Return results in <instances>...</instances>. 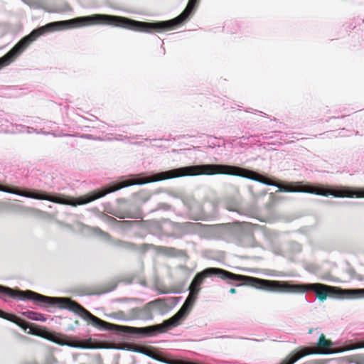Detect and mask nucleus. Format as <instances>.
Instances as JSON below:
<instances>
[{"instance_id": "1", "label": "nucleus", "mask_w": 364, "mask_h": 364, "mask_svg": "<svg viewBox=\"0 0 364 364\" xmlns=\"http://www.w3.org/2000/svg\"><path fill=\"white\" fill-rule=\"evenodd\" d=\"M197 290L190 291L189 295L179 311L171 318L165 320L162 323L144 327H132L126 326H119L106 322L98 317L92 315L90 311L85 309L77 302L70 298L65 297H50L48 296V306L58 305L60 309H67L73 311L83 319L91 323L95 327L105 330H117L119 332L136 335L141 337L154 336L159 333H164L168 330L178 326L181 320H183L188 314L192 308L197 296Z\"/></svg>"}, {"instance_id": "2", "label": "nucleus", "mask_w": 364, "mask_h": 364, "mask_svg": "<svg viewBox=\"0 0 364 364\" xmlns=\"http://www.w3.org/2000/svg\"><path fill=\"white\" fill-rule=\"evenodd\" d=\"M199 0H188L183 12L177 17L164 21L144 22L130 19L124 16L108 14H93L77 17L68 21H57V30L82 27L92 25H106L134 31L153 33L163 32L175 29L187 21L198 4Z\"/></svg>"}, {"instance_id": "3", "label": "nucleus", "mask_w": 364, "mask_h": 364, "mask_svg": "<svg viewBox=\"0 0 364 364\" xmlns=\"http://www.w3.org/2000/svg\"><path fill=\"white\" fill-rule=\"evenodd\" d=\"M259 289L277 293H304L312 291L320 301H325L328 297L336 299L364 298V289H341L321 283L291 284L284 281L268 280L260 278Z\"/></svg>"}, {"instance_id": "4", "label": "nucleus", "mask_w": 364, "mask_h": 364, "mask_svg": "<svg viewBox=\"0 0 364 364\" xmlns=\"http://www.w3.org/2000/svg\"><path fill=\"white\" fill-rule=\"evenodd\" d=\"M211 276H217L223 280L240 282V285H247L259 289V278L234 274L220 268L209 267L196 274L190 284L189 291L193 292L197 290L198 294L204 279Z\"/></svg>"}, {"instance_id": "5", "label": "nucleus", "mask_w": 364, "mask_h": 364, "mask_svg": "<svg viewBox=\"0 0 364 364\" xmlns=\"http://www.w3.org/2000/svg\"><path fill=\"white\" fill-rule=\"evenodd\" d=\"M356 347L333 348V342L326 339L323 334H321L315 348H301L298 351H293L289 354L279 364H294L301 358L311 354H330L340 353L345 350L354 349Z\"/></svg>"}, {"instance_id": "6", "label": "nucleus", "mask_w": 364, "mask_h": 364, "mask_svg": "<svg viewBox=\"0 0 364 364\" xmlns=\"http://www.w3.org/2000/svg\"><path fill=\"white\" fill-rule=\"evenodd\" d=\"M0 317L16 323L24 331H26L27 328H29L30 330L28 333L41 336L60 345L66 344L62 335L55 332H50L46 328H36V325L31 323L14 314H8L0 310Z\"/></svg>"}, {"instance_id": "7", "label": "nucleus", "mask_w": 364, "mask_h": 364, "mask_svg": "<svg viewBox=\"0 0 364 364\" xmlns=\"http://www.w3.org/2000/svg\"><path fill=\"white\" fill-rule=\"evenodd\" d=\"M115 216L120 219L124 218H134V219H142L143 212L140 208L134 211H127L125 213H117Z\"/></svg>"}, {"instance_id": "8", "label": "nucleus", "mask_w": 364, "mask_h": 364, "mask_svg": "<svg viewBox=\"0 0 364 364\" xmlns=\"http://www.w3.org/2000/svg\"><path fill=\"white\" fill-rule=\"evenodd\" d=\"M140 223V220H119L117 225L122 228L127 229L138 225Z\"/></svg>"}, {"instance_id": "9", "label": "nucleus", "mask_w": 364, "mask_h": 364, "mask_svg": "<svg viewBox=\"0 0 364 364\" xmlns=\"http://www.w3.org/2000/svg\"><path fill=\"white\" fill-rule=\"evenodd\" d=\"M101 218L102 219L103 221H105V223H109L112 225H117V224H119V220H117L114 217L109 216L105 213H102Z\"/></svg>"}, {"instance_id": "10", "label": "nucleus", "mask_w": 364, "mask_h": 364, "mask_svg": "<svg viewBox=\"0 0 364 364\" xmlns=\"http://www.w3.org/2000/svg\"><path fill=\"white\" fill-rule=\"evenodd\" d=\"M116 244L123 248H131V249H136V245L133 243L125 242L122 240H117Z\"/></svg>"}, {"instance_id": "11", "label": "nucleus", "mask_w": 364, "mask_h": 364, "mask_svg": "<svg viewBox=\"0 0 364 364\" xmlns=\"http://www.w3.org/2000/svg\"><path fill=\"white\" fill-rule=\"evenodd\" d=\"M203 225L201 224L200 223H191V222L185 223L183 225L184 228L194 229V230L200 229Z\"/></svg>"}, {"instance_id": "12", "label": "nucleus", "mask_w": 364, "mask_h": 364, "mask_svg": "<svg viewBox=\"0 0 364 364\" xmlns=\"http://www.w3.org/2000/svg\"><path fill=\"white\" fill-rule=\"evenodd\" d=\"M177 250L174 247H164V252L168 255H176Z\"/></svg>"}, {"instance_id": "13", "label": "nucleus", "mask_w": 364, "mask_h": 364, "mask_svg": "<svg viewBox=\"0 0 364 364\" xmlns=\"http://www.w3.org/2000/svg\"><path fill=\"white\" fill-rule=\"evenodd\" d=\"M28 314H29L28 317L30 318L38 320V318L36 317H34V316L38 315L37 313H35V312H33V311H30V312H28Z\"/></svg>"}, {"instance_id": "14", "label": "nucleus", "mask_w": 364, "mask_h": 364, "mask_svg": "<svg viewBox=\"0 0 364 364\" xmlns=\"http://www.w3.org/2000/svg\"><path fill=\"white\" fill-rule=\"evenodd\" d=\"M236 292V289L235 288H231L230 289V294H235Z\"/></svg>"}, {"instance_id": "15", "label": "nucleus", "mask_w": 364, "mask_h": 364, "mask_svg": "<svg viewBox=\"0 0 364 364\" xmlns=\"http://www.w3.org/2000/svg\"><path fill=\"white\" fill-rule=\"evenodd\" d=\"M312 333V329H309V333Z\"/></svg>"}]
</instances>
